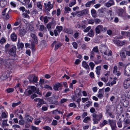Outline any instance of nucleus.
Here are the masks:
<instances>
[{
  "label": "nucleus",
  "mask_w": 130,
  "mask_h": 130,
  "mask_svg": "<svg viewBox=\"0 0 130 130\" xmlns=\"http://www.w3.org/2000/svg\"><path fill=\"white\" fill-rule=\"evenodd\" d=\"M13 64L12 60L9 58L5 59L0 58V67H2L4 66L8 68L12 67Z\"/></svg>",
  "instance_id": "1"
},
{
  "label": "nucleus",
  "mask_w": 130,
  "mask_h": 130,
  "mask_svg": "<svg viewBox=\"0 0 130 130\" xmlns=\"http://www.w3.org/2000/svg\"><path fill=\"white\" fill-rule=\"evenodd\" d=\"M102 113H100L98 115L93 113L92 115V117L93 118L92 120L94 121V123H98V122L100 121L102 117Z\"/></svg>",
  "instance_id": "2"
},
{
  "label": "nucleus",
  "mask_w": 130,
  "mask_h": 130,
  "mask_svg": "<svg viewBox=\"0 0 130 130\" xmlns=\"http://www.w3.org/2000/svg\"><path fill=\"white\" fill-rule=\"evenodd\" d=\"M107 30L106 27H103L102 25H99L97 26L95 28L96 35L100 34L102 32H106Z\"/></svg>",
  "instance_id": "3"
},
{
  "label": "nucleus",
  "mask_w": 130,
  "mask_h": 130,
  "mask_svg": "<svg viewBox=\"0 0 130 130\" xmlns=\"http://www.w3.org/2000/svg\"><path fill=\"white\" fill-rule=\"evenodd\" d=\"M57 96H54L48 98L47 101L50 104L57 105L58 103V101H57Z\"/></svg>",
  "instance_id": "4"
},
{
  "label": "nucleus",
  "mask_w": 130,
  "mask_h": 130,
  "mask_svg": "<svg viewBox=\"0 0 130 130\" xmlns=\"http://www.w3.org/2000/svg\"><path fill=\"white\" fill-rule=\"evenodd\" d=\"M16 46H13L7 51V52L10 55L15 57L16 56Z\"/></svg>",
  "instance_id": "5"
},
{
  "label": "nucleus",
  "mask_w": 130,
  "mask_h": 130,
  "mask_svg": "<svg viewBox=\"0 0 130 130\" xmlns=\"http://www.w3.org/2000/svg\"><path fill=\"white\" fill-rule=\"evenodd\" d=\"M108 123L112 129V130H115L116 129L117 127L116 126V120H108Z\"/></svg>",
  "instance_id": "6"
},
{
  "label": "nucleus",
  "mask_w": 130,
  "mask_h": 130,
  "mask_svg": "<svg viewBox=\"0 0 130 130\" xmlns=\"http://www.w3.org/2000/svg\"><path fill=\"white\" fill-rule=\"evenodd\" d=\"M88 10L87 9L83 10L77 12L78 13L77 16L79 17L80 16L86 15L88 13Z\"/></svg>",
  "instance_id": "7"
},
{
  "label": "nucleus",
  "mask_w": 130,
  "mask_h": 130,
  "mask_svg": "<svg viewBox=\"0 0 130 130\" xmlns=\"http://www.w3.org/2000/svg\"><path fill=\"white\" fill-rule=\"evenodd\" d=\"M130 86V79H126L124 82L123 86L124 88L127 89Z\"/></svg>",
  "instance_id": "8"
},
{
  "label": "nucleus",
  "mask_w": 130,
  "mask_h": 130,
  "mask_svg": "<svg viewBox=\"0 0 130 130\" xmlns=\"http://www.w3.org/2000/svg\"><path fill=\"white\" fill-rule=\"evenodd\" d=\"M113 42L119 46H122L126 43L125 41H121L117 40H113Z\"/></svg>",
  "instance_id": "9"
},
{
  "label": "nucleus",
  "mask_w": 130,
  "mask_h": 130,
  "mask_svg": "<svg viewBox=\"0 0 130 130\" xmlns=\"http://www.w3.org/2000/svg\"><path fill=\"white\" fill-rule=\"evenodd\" d=\"M130 72V66H126L124 69V74L125 75L129 76Z\"/></svg>",
  "instance_id": "10"
},
{
  "label": "nucleus",
  "mask_w": 130,
  "mask_h": 130,
  "mask_svg": "<svg viewBox=\"0 0 130 130\" xmlns=\"http://www.w3.org/2000/svg\"><path fill=\"white\" fill-rule=\"evenodd\" d=\"M62 85L61 83H58L56 84L54 86L53 88L55 91H58L60 89L59 88L61 87Z\"/></svg>",
  "instance_id": "11"
},
{
  "label": "nucleus",
  "mask_w": 130,
  "mask_h": 130,
  "mask_svg": "<svg viewBox=\"0 0 130 130\" xmlns=\"http://www.w3.org/2000/svg\"><path fill=\"white\" fill-rule=\"evenodd\" d=\"M26 32V30L24 29H20L18 32L19 35L21 37H22L24 36Z\"/></svg>",
  "instance_id": "12"
},
{
  "label": "nucleus",
  "mask_w": 130,
  "mask_h": 130,
  "mask_svg": "<svg viewBox=\"0 0 130 130\" xmlns=\"http://www.w3.org/2000/svg\"><path fill=\"white\" fill-rule=\"evenodd\" d=\"M20 40H19L17 44V49H19L20 48L21 50H22L24 47V45L23 43H20Z\"/></svg>",
  "instance_id": "13"
},
{
  "label": "nucleus",
  "mask_w": 130,
  "mask_h": 130,
  "mask_svg": "<svg viewBox=\"0 0 130 130\" xmlns=\"http://www.w3.org/2000/svg\"><path fill=\"white\" fill-rule=\"evenodd\" d=\"M44 6L45 9H46V10L47 11H50V10L53 7V5L47 6L46 4L44 3Z\"/></svg>",
  "instance_id": "14"
},
{
  "label": "nucleus",
  "mask_w": 130,
  "mask_h": 130,
  "mask_svg": "<svg viewBox=\"0 0 130 130\" xmlns=\"http://www.w3.org/2000/svg\"><path fill=\"white\" fill-rule=\"evenodd\" d=\"M32 80H31L30 79H29L30 82V83H37L38 79L35 76H32Z\"/></svg>",
  "instance_id": "15"
},
{
  "label": "nucleus",
  "mask_w": 130,
  "mask_h": 130,
  "mask_svg": "<svg viewBox=\"0 0 130 130\" xmlns=\"http://www.w3.org/2000/svg\"><path fill=\"white\" fill-rule=\"evenodd\" d=\"M11 38L13 41H15L17 40V36L14 33H13L11 35Z\"/></svg>",
  "instance_id": "16"
},
{
  "label": "nucleus",
  "mask_w": 130,
  "mask_h": 130,
  "mask_svg": "<svg viewBox=\"0 0 130 130\" xmlns=\"http://www.w3.org/2000/svg\"><path fill=\"white\" fill-rule=\"evenodd\" d=\"M82 65L83 67L86 69H90L88 65L85 61H84L82 62Z\"/></svg>",
  "instance_id": "17"
},
{
  "label": "nucleus",
  "mask_w": 130,
  "mask_h": 130,
  "mask_svg": "<svg viewBox=\"0 0 130 130\" xmlns=\"http://www.w3.org/2000/svg\"><path fill=\"white\" fill-rule=\"evenodd\" d=\"M25 119L27 122H32L33 120V118L29 115H27L25 116Z\"/></svg>",
  "instance_id": "18"
},
{
  "label": "nucleus",
  "mask_w": 130,
  "mask_h": 130,
  "mask_svg": "<svg viewBox=\"0 0 130 130\" xmlns=\"http://www.w3.org/2000/svg\"><path fill=\"white\" fill-rule=\"evenodd\" d=\"M94 35V33L93 30L91 29L90 30V31H89L87 35V36H89L93 37Z\"/></svg>",
  "instance_id": "19"
},
{
  "label": "nucleus",
  "mask_w": 130,
  "mask_h": 130,
  "mask_svg": "<svg viewBox=\"0 0 130 130\" xmlns=\"http://www.w3.org/2000/svg\"><path fill=\"white\" fill-rule=\"evenodd\" d=\"M91 12L92 16L93 17L95 18L96 17V12L95 9H92L91 10Z\"/></svg>",
  "instance_id": "20"
},
{
  "label": "nucleus",
  "mask_w": 130,
  "mask_h": 130,
  "mask_svg": "<svg viewBox=\"0 0 130 130\" xmlns=\"http://www.w3.org/2000/svg\"><path fill=\"white\" fill-rule=\"evenodd\" d=\"M63 27L61 26H57L56 27V29L58 31V32L59 33L62 30Z\"/></svg>",
  "instance_id": "21"
},
{
  "label": "nucleus",
  "mask_w": 130,
  "mask_h": 130,
  "mask_svg": "<svg viewBox=\"0 0 130 130\" xmlns=\"http://www.w3.org/2000/svg\"><path fill=\"white\" fill-rule=\"evenodd\" d=\"M108 124V121L106 120H104L103 122L100 124V127H103L105 125Z\"/></svg>",
  "instance_id": "22"
},
{
  "label": "nucleus",
  "mask_w": 130,
  "mask_h": 130,
  "mask_svg": "<svg viewBox=\"0 0 130 130\" xmlns=\"http://www.w3.org/2000/svg\"><path fill=\"white\" fill-rule=\"evenodd\" d=\"M120 55L122 58V60H124L123 58H125L126 57L125 53L124 52H123L121 51L120 53Z\"/></svg>",
  "instance_id": "23"
},
{
  "label": "nucleus",
  "mask_w": 130,
  "mask_h": 130,
  "mask_svg": "<svg viewBox=\"0 0 130 130\" xmlns=\"http://www.w3.org/2000/svg\"><path fill=\"white\" fill-rule=\"evenodd\" d=\"M23 113V110H19L17 109L15 110L14 113L15 115H17L18 116L19 115L18 113Z\"/></svg>",
  "instance_id": "24"
},
{
  "label": "nucleus",
  "mask_w": 130,
  "mask_h": 130,
  "mask_svg": "<svg viewBox=\"0 0 130 130\" xmlns=\"http://www.w3.org/2000/svg\"><path fill=\"white\" fill-rule=\"evenodd\" d=\"M29 41L31 42V45L32 49H34L35 47V41L32 40H30Z\"/></svg>",
  "instance_id": "25"
},
{
  "label": "nucleus",
  "mask_w": 130,
  "mask_h": 130,
  "mask_svg": "<svg viewBox=\"0 0 130 130\" xmlns=\"http://www.w3.org/2000/svg\"><path fill=\"white\" fill-rule=\"evenodd\" d=\"M60 46V43H57L56 42V44H55V50L56 51Z\"/></svg>",
  "instance_id": "26"
},
{
  "label": "nucleus",
  "mask_w": 130,
  "mask_h": 130,
  "mask_svg": "<svg viewBox=\"0 0 130 130\" xmlns=\"http://www.w3.org/2000/svg\"><path fill=\"white\" fill-rule=\"evenodd\" d=\"M105 9L104 8H101L98 11L100 14L104 13L105 11Z\"/></svg>",
  "instance_id": "27"
},
{
  "label": "nucleus",
  "mask_w": 130,
  "mask_h": 130,
  "mask_svg": "<svg viewBox=\"0 0 130 130\" xmlns=\"http://www.w3.org/2000/svg\"><path fill=\"white\" fill-rule=\"evenodd\" d=\"M105 109L107 113L110 112V108L109 106L107 105Z\"/></svg>",
  "instance_id": "28"
},
{
  "label": "nucleus",
  "mask_w": 130,
  "mask_h": 130,
  "mask_svg": "<svg viewBox=\"0 0 130 130\" xmlns=\"http://www.w3.org/2000/svg\"><path fill=\"white\" fill-rule=\"evenodd\" d=\"M21 101H19L17 103H12V106L13 107H14L17 106L19 105L21 103Z\"/></svg>",
  "instance_id": "29"
},
{
  "label": "nucleus",
  "mask_w": 130,
  "mask_h": 130,
  "mask_svg": "<svg viewBox=\"0 0 130 130\" xmlns=\"http://www.w3.org/2000/svg\"><path fill=\"white\" fill-rule=\"evenodd\" d=\"M89 65L91 68V69L92 70L95 66L94 64L92 62H90L89 63Z\"/></svg>",
  "instance_id": "30"
},
{
  "label": "nucleus",
  "mask_w": 130,
  "mask_h": 130,
  "mask_svg": "<svg viewBox=\"0 0 130 130\" xmlns=\"http://www.w3.org/2000/svg\"><path fill=\"white\" fill-rule=\"evenodd\" d=\"M37 6L40 9H41L42 8V5L40 2H38L37 3Z\"/></svg>",
  "instance_id": "31"
},
{
  "label": "nucleus",
  "mask_w": 130,
  "mask_h": 130,
  "mask_svg": "<svg viewBox=\"0 0 130 130\" xmlns=\"http://www.w3.org/2000/svg\"><path fill=\"white\" fill-rule=\"evenodd\" d=\"M6 41V40L4 37H2L0 40V42L1 44H3Z\"/></svg>",
  "instance_id": "32"
},
{
  "label": "nucleus",
  "mask_w": 130,
  "mask_h": 130,
  "mask_svg": "<svg viewBox=\"0 0 130 130\" xmlns=\"http://www.w3.org/2000/svg\"><path fill=\"white\" fill-rule=\"evenodd\" d=\"M129 102L128 101H125L123 103V105L125 107H127L128 105Z\"/></svg>",
  "instance_id": "33"
},
{
  "label": "nucleus",
  "mask_w": 130,
  "mask_h": 130,
  "mask_svg": "<svg viewBox=\"0 0 130 130\" xmlns=\"http://www.w3.org/2000/svg\"><path fill=\"white\" fill-rule=\"evenodd\" d=\"M30 89L33 92H35L36 90V88L34 86H31L30 87Z\"/></svg>",
  "instance_id": "34"
},
{
  "label": "nucleus",
  "mask_w": 130,
  "mask_h": 130,
  "mask_svg": "<svg viewBox=\"0 0 130 130\" xmlns=\"http://www.w3.org/2000/svg\"><path fill=\"white\" fill-rule=\"evenodd\" d=\"M19 124L21 125H24L25 124L24 121L23 120H20L19 122Z\"/></svg>",
  "instance_id": "35"
},
{
  "label": "nucleus",
  "mask_w": 130,
  "mask_h": 130,
  "mask_svg": "<svg viewBox=\"0 0 130 130\" xmlns=\"http://www.w3.org/2000/svg\"><path fill=\"white\" fill-rule=\"evenodd\" d=\"M73 32V30L71 29L68 28L67 29V33L68 34H71Z\"/></svg>",
  "instance_id": "36"
},
{
  "label": "nucleus",
  "mask_w": 130,
  "mask_h": 130,
  "mask_svg": "<svg viewBox=\"0 0 130 130\" xmlns=\"http://www.w3.org/2000/svg\"><path fill=\"white\" fill-rule=\"evenodd\" d=\"M14 90V89L13 88H9L7 89L6 91L8 93H10L13 92Z\"/></svg>",
  "instance_id": "37"
},
{
  "label": "nucleus",
  "mask_w": 130,
  "mask_h": 130,
  "mask_svg": "<svg viewBox=\"0 0 130 130\" xmlns=\"http://www.w3.org/2000/svg\"><path fill=\"white\" fill-rule=\"evenodd\" d=\"M1 116L3 118H6L7 117V115L5 112H3L2 113Z\"/></svg>",
  "instance_id": "38"
},
{
  "label": "nucleus",
  "mask_w": 130,
  "mask_h": 130,
  "mask_svg": "<svg viewBox=\"0 0 130 130\" xmlns=\"http://www.w3.org/2000/svg\"><path fill=\"white\" fill-rule=\"evenodd\" d=\"M117 124L118 125V126L119 127H122V125L121 121L120 120L118 121L117 122Z\"/></svg>",
  "instance_id": "39"
},
{
  "label": "nucleus",
  "mask_w": 130,
  "mask_h": 130,
  "mask_svg": "<svg viewBox=\"0 0 130 130\" xmlns=\"http://www.w3.org/2000/svg\"><path fill=\"white\" fill-rule=\"evenodd\" d=\"M79 36V33L77 32H76L73 35V37L75 39H77Z\"/></svg>",
  "instance_id": "40"
},
{
  "label": "nucleus",
  "mask_w": 130,
  "mask_h": 130,
  "mask_svg": "<svg viewBox=\"0 0 130 130\" xmlns=\"http://www.w3.org/2000/svg\"><path fill=\"white\" fill-rule=\"evenodd\" d=\"M92 50L93 52L96 53L98 52L99 51L98 49L97 46H95L94 47Z\"/></svg>",
  "instance_id": "41"
},
{
  "label": "nucleus",
  "mask_w": 130,
  "mask_h": 130,
  "mask_svg": "<svg viewBox=\"0 0 130 130\" xmlns=\"http://www.w3.org/2000/svg\"><path fill=\"white\" fill-rule=\"evenodd\" d=\"M91 26H89L87 27L86 29L84 30L83 31L85 32H87L89 31V30L91 29Z\"/></svg>",
  "instance_id": "42"
},
{
  "label": "nucleus",
  "mask_w": 130,
  "mask_h": 130,
  "mask_svg": "<svg viewBox=\"0 0 130 130\" xmlns=\"http://www.w3.org/2000/svg\"><path fill=\"white\" fill-rule=\"evenodd\" d=\"M32 39H34L33 40L35 41V43L37 44L38 43V40L37 37L36 36L34 38H33Z\"/></svg>",
  "instance_id": "43"
},
{
  "label": "nucleus",
  "mask_w": 130,
  "mask_h": 130,
  "mask_svg": "<svg viewBox=\"0 0 130 130\" xmlns=\"http://www.w3.org/2000/svg\"><path fill=\"white\" fill-rule=\"evenodd\" d=\"M94 53L93 52V51L92 50V51L90 52V58L91 59H93V58L94 57Z\"/></svg>",
  "instance_id": "44"
},
{
  "label": "nucleus",
  "mask_w": 130,
  "mask_h": 130,
  "mask_svg": "<svg viewBox=\"0 0 130 130\" xmlns=\"http://www.w3.org/2000/svg\"><path fill=\"white\" fill-rule=\"evenodd\" d=\"M94 22V20L92 19H90L88 21V23L89 24H93Z\"/></svg>",
  "instance_id": "45"
},
{
  "label": "nucleus",
  "mask_w": 130,
  "mask_h": 130,
  "mask_svg": "<svg viewBox=\"0 0 130 130\" xmlns=\"http://www.w3.org/2000/svg\"><path fill=\"white\" fill-rule=\"evenodd\" d=\"M10 46V44H7L5 45V50L7 52V51L8 50V48Z\"/></svg>",
  "instance_id": "46"
},
{
  "label": "nucleus",
  "mask_w": 130,
  "mask_h": 130,
  "mask_svg": "<svg viewBox=\"0 0 130 130\" xmlns=\"http://www.w3.org/2000/svg\"><path fill=\"white\" fill-rule=\"evenodd\" d=\"M40 26L39 30L40 31H43L44 29V26L43 25H41Z\"/></svg>",
  "instance_id": "47"
},
{
  "label": "nucleus",
  "mask_w": 130,
  "mask_h": 130,
  "mask_svg": "<svg viewBox=\"0 0 130 130\" xmlns=\"http://www.w3.org/2000/svg\"><path fill=\"white\" fill-rule=\"evenodd\" d=\"M125 94L126 97L128 96V95L129 94H130V90H127L125 91Z\"/></svg>",
  "instance_id": "48"
},
{
  "label": "nucleus",
  "mask_w": 130,
  "mask_h": 130,
  "mask_svg": "<svg viewBox=\"0 0 130 130\" xmlns=\"http://www.w3.org/2000/svg\"><path fill=\"white\" fill-rule=\"evenodd\" d=\"M57 121L56 120H53L52 123V124L53 125H57Z\"/></svg>",
  "instance_id": "49"
},
{
  "label": "nucleus",
  "mask_w": 130,
  "mask_h": 130,
  "mask_svg": "<svg viewBox=\"0 0 130 130\" xmlns=\"http://www.w3.org/2000/svg\"><path fill=\"white\" fill-rule=\"evenodd\" d=\"M127 3V2L126 1H123L121 2L120 3V5H126Z\"/></svg>",
  "instance_id": "50"
},
{
  "label": "nucleus",
  "mask_w": 130,
  "mask_h": 130,
  "mask_svg": "<svg viewBox=\"0 0 130 130\" xmlns=\"http://www.w3.org/2000/svg\"><path fill=\"white\" fill-rule=\"evenodd\" d=\"M72 45L73 47L75 49H76L77 47V44L76 42L73 43Z\"/></svg>",
  "instance_id": "51"
},
{
  "label": "nucleus",
  "mask_w": 130,
  "mask_h": 130,
  "mask_svg": "<svg viewBox=\"0 0 130 130\" xmlns=\"http://www.w3.org/2000/svg\"><path fill=\"white\" fill-rule=\"evenodd\" d=\"M7 75H5L3 74L2 76H1V79L3 80H4L6 79L8 77H7Z\"/></svg>",
  "instance_id": "52"
},
{
  "label": "nucleus",
  "mask_w": 130,
  "mask_h": 130,
  "mask_svg": "<svg viewBox=\"0 0 130 130\" xmlns=\"http://www.w3.org/2000/svg\"><path fill=\"white\" fill-rule=\"evenodd\" d=\"M90 119V117H86L83 120V121L84 122L87 123V121Z\"/></svg>",
  "instance_id": "53"
},
{
  "label": "nucleus",
  "mask_w": 130,
  "mask_h": 130,
  "mask_svg": "<svg viewBox=\"0 0 130 130\" xmlns=\"http://www.w3.org/2000/svg\"><path fill=\"white\" fill-rule=\"evenodd\" d=\"M44 21L45 23H47L48 21L47 17V16H45L43 18Z\"/></svg>",
  "instance_id": "54"
},
{
  "label": "nucleus",
  "mask_w": 130,
  "mask_h": 130,
  "mask_svg": "<svg viewBox=\"0 0 130 130\" xmlns=\"http://www.w3.org/2000/svg\"><path fill=\"white\" fill-rule=\"evenodd\" d=\"M7 9V8H5L4 10H3L2 13V15L3 16H5V14L6 13V11Z\"/></svg>",
  "instance_id": "55"
},
{
  "label": "nucleus",
  "mask_w": 130,
  "mask_h": 130,
  "mask_svg": "<svg viewBox=\"0 0 130 130\" xmlns=\"http://www.w3.org/2000/svg\"><path fill=\"white\" fill-rule=\"evenodd\" d=\"M69 106L71 107H73L74 108H75L76 107V105L74 103H71L69 104Z\"/></svg>",
  "instance_id": "56"
},
{
  "label": "nucleus",
  "mask_w": 130,
  "mask_h": 130,
  "mask_svg": "<svg viewBox=\"0 0 130 130\" xmlns=\"http://www.w3.org/2000/svg\"><path fill=\"white\" fill-rule=\"evenodd\" d=\"M101 21V20L99 19H96L94 20V22L96 24L100 23Z\"/></svg>",
  "instance_id": "57"
},
{
  "label": "nucleus",
  "mask_w": 130,
  "mask_h": 130,
  "mask_svg": "<svg viewBox=\"0 0 130 130\" xmlns=\"http://www.w3.org/2000/svg\"><path fill=\"white\" fill-rule=\"evenodd\" d=\"M43 128L45 130H51V128L47 126L43 127Z\"/></svg>",
  "instance_id": "58"
},
{
  "label": "nucleus",
  "mask_w": 130,
  "mask_h": 130,
  "mask_svg": "<svg viewBox=\"0 0 130 130\" xmlns=\"http://www.w3.org/2000/svg\"><path fill=\"white\" fill-rule=\"evenodd\" d=\"M52 94V92H48L46 94L45 97H48L50 96Z\"/></svg>",
  "instance_id": "59"
},
{
  "label": "nucleus",
  "mask_w": 130,
  "mask_h": 130,
  "mask_svg": "<svg viewBox=\"0 0 130 130\" xmlns=\"http://www.w3.org/2000/svg\"><path fill=\"white\" fill-rule=\"evenodd\" d=\"M22 15L23 16H24L25 18H29V16L26 13H24L22 14Z\"/></svg>",
  "instance_id": "60"
},
{
  "label": "nucleus",
  "mask_w": 130,
  "mask_h": 130,
  "mask_svg": "<svg viewBox=\"0 0 130 130\" xmlns=\"http://www.w3.org/2000/svg\"><path fill=\"white\" fill-rule=\"evenodd\" d=\"M89 75L91 78L94 77V74L93 72H91L89 74Z\"/></svg>",
  "instance_id": "61"
},
{
  "label": "nucleus",
  "mask_w": 130,
  "mask_h": 130,
  "mask_svg": "<svg viewBox=\"0 0 130 130\" xmlns=\"http://www.w3.org/2000/svg\"><path fill=\"white\" fill-rule=\"evenodd\" d=\"M117 67L116 66H115L113 68V73H115V72H118L117 71Z\"/></svg>",
  "instance_id": "62"
},
{
  "label": "nucleus",
  "mask_w": 130,
  "mask_h": 130,
  "mask_svg": "<svg viewBox=\"0 0 130 130\" xmlns=\"http://www.w3.org/2000/svg\"><path fill=\"white\" fill-rule=\"evenodd\" d=\"M101 79L105 83L107 82L108 80V78L106 79L104 77H102Z\"/></svg>",
  "instance_id": "63"
},
{
  "label": "nucleus",
  "mask_w": 130,
  "mask_h": 130,
  "mask_svg": "<svg viewBox=\"0 0 130 130\" xmlns=\"http://www.w3.org/2000/svg\"><path fill=\"white\" fill-rule=\"evenodd\" d=\"M52 25V24H48L47 25V28L49 30L51 28V25Z\"/></svg>",
  "instance_id": "64"
}]
</instances>
